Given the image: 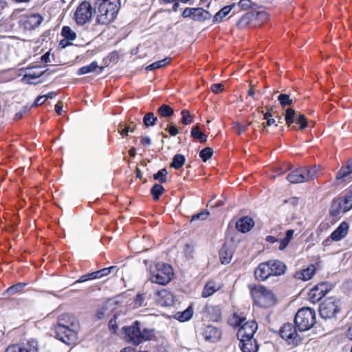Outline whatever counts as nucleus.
I'll return each instance as SVG.
<instances>
[{
  "label": "nucleus",
  "instance_id": "nucleus-1",
  "mask_svg": "<svg viewBox=\"0 0 352 352\" xmlns=\"http://www.w3.org/2000/svg\"><path fill=\"white\" fill-rule=\"evenodd\" d=\"M79 322L77 318L69 314H63L58 318L55 327L56 336L63 342L70 345L77 340Z\"/></svg>",
  "mask_w": 352,
  "mask_h": 352
},
{
  "label": "nucleus",
  "instance_id": "nucleus-2",
  "mask_svg": "<svg viewBox=\"0 0 352 352\" xmlns=\"http://www.w3.org/2000/svg\"><path fill=\"white\" fill-rule=\"evenodd\" d=\"M97 21L107 25L116 17L120 7V0H96Z\"/></svg>",
  "mask_w": 352,
  "mask_h": 352
},
{
  "label": "nucleus",
  "instance_id": "nucleus-3",
  "mask_svg": "<svg viewBox=\"0 0 352 352\" xmlns=\"http://www.w3.org/2000/svg\"><path fill=\"white\" fill-rule=\"evenodd\" d=\"M286 265L278 260H270L260 263L254 270L256 280L264 281L271 276H278L285 274Z\"/></svg>",
  "mask_w": 352,
  "mask_h": 352
},
{
  "label": "nucleus",
  "instance_id": "nucleus-4",
  "mask_svg": "<svg viewBox=\"0 0 352 352\" xmlns=\"http://www.w3.org/2000/svg\"><path fill=\"white\" fill-rule=\"evenodd\" d=\"M125 334L129 342L135 345L151 340L154 336L153 330L149 329H141L139 322L135 321L132 325L124 327Z\"/></svg>",
  "mask_w": 352,
  "mask_h": 352
},
{
  "label": "nucleus",
  "instance_id": "nucleus-5",
  "mask_svg": "<svg viewBox=\"0 0 352 352\" xmlns=\"http://www.w3.org/2000/svg\"><path fill=\"white\" fill-rule=\"evenodd\" d=\"M173 276V270L170 265L159 263L151 269L150 280L159 285L168 283Z\"/></svg>",
  "mask_w": 352,
  "mask_h": 352
},
{
  "label": "nucleus",
  "instance_id": "nucleus-6",
  "mask_svg": "<svg viewBox=\"0 0 352 352\" xmlns=\"http://www.w3.org/2000/svg\"><path fill=\"white\" fill-rule=\"evenodd\" d=\"M294 322L300 331L310 329L316 322L315 311L309 307L300 309L296 314Z\"/></svg>",
  "mask_w": 352,
  "mask_h": 352
},
{
  "label": "nucleus",
  "instance_id": "nucleus-7",
  "mask_svg": "<svg viewBox=\"0 0 352 352\" xmlns=\"http://www.w3.org/2000/svg\"><path fill=\"white\" fill-rule=\"evenodd\" d=\"M234 326L240 327L237 337L241 340L254 339L253 336L257 330L258 325L254 320L245 322V318L234 314Z\"/></svg>",
  "mask_w": 352,
  "mask_h": 352
},
{
  "label": "nucleus",
  "instance_id": "nucleus-8",
  "mask_svg": "<svg viewBox=\"0 0 352 352\" xmlns=\"http://www.w3.org/2000/svg\"><path fill=\"white\" fill-rule=\"evenodd\" d=\"M251 294L255 302L261 307H268L276 302L274 293L263 286H254L251 289Z\"/></svg>",
  "mask_w": 352,
  "mask_h": 352
},
{
  "label": "nucleus",
  "instance_id": "nucleus-9",
  "mask_svg": "<svg viewBox=\"0 0 352 352\" xmlns=\"http://www.w3.org/2000/svg\"><path fill=\"white\" fill-rule=\"evenodd\" d=\"M352 208V192H346L342 197H340L333 201L329 213L333 217H337L344 214Z\"/></svg>",
  "mask_w": 352,
  "mask_h": 352
},
{
  "label": "nucleus",
  "instance_id": "nucleus-10",
  "mask_svg": "<svg viewBox=\"0 0 352 352\" xmlns=\"http://www.w3.org/2000/svg\"><path fill=\"white\" fill-rule=\"evenodd\" d=\"M340 311V300L335 297L325 299L320 306V314L324 319L332 318Z\"/></svg>",
  "mask_w": 352,
  "mask_h": 352
},
{
  "label": "nucleus",
  "instance_id": "nucleus-11",
  "mask_svg": "<svg viewBox=\"0 0 352 352\" xmlns=\"http://www.w3.org/2000/svg\"><path fill=\"white\" fill-rule=\"evenodd\" d=\"M279 334L288 344L297 346L302 341V338L298 334L295 327L291 323L284 324L279 330Z\"/></svg>",
  "mask_w": 352,
  "mask_h": 352
},
{
  "label": "nucleus",
  "instance_id": "nucleus-12",
  "mask_svg": "<svg viewBox=\"0 0 352 352\" xmlns=\"http://www.w3.org/2000/svg\"><path fill=\"white\" fill-rule=\"evenodd\" d=\"M93 10L91 4L87 1L82 2L74 13V19L77 24L84 25L91 21Z\"/></svg>",
  "mask_w": 352,
  "mask_h": 352
},
{
  "label": "nucleus",
  "instance_id": "nucleus-13",
  "mask_svg": "<svg viewBox=\"0 0 352 352\" xmlns=\"http://www.w3.org/2000/svg\"><path fill=\"white\" fill-rule=\"evenodd\" d=\"M5 352H38V343L31 340L26 343L12 344L8 346Z\"/></svg>",
  "mask_w": 352,
  "mask_h": 352
},
{
  "label": "nucleus",
  "instance_id": "nucleus-14",
  "mask_svg": "<svg viewBox=\"0 0 352 352\" xmlns=\"http://www.w3.org/2000/svg\"><path fill=\"white\" fill-rule=\"evenodd\" d=\"M328 290V285L326 283L318 284L310 289L308 294L309 298L314 303L318 302L325 296Z\"/></svg>",
  "mask_w": 352,
  "mask_h": 352
},
{
  "label": "nucleus",
  "instance_id": "nucleus-15",
  "mask_svg": "<svg viewBox=\"0 0 352 352\" xmlns=\"http://www.w3.org/2000/svg\"><path fill=\"white\" fill-rule=\"evenodd\" d=\"M155 300L160 306L168 307L173 305L175 298L170 291L162 289L157 292Z\"/></svg>",
  "mask_w": 352,
  "mask_h": 352
},
{
  "label": "nucleus",
  "instance_id": "nucleus-16",
  "mask_svg": "<svg viewBox=\"0 0 352 352\" xmlns=\"http://www.w3.org/2000/svg\"><path fill=\"white\" fill-rule=\"evenodd\" d=\"M305 169L302 167L293 170L287 176V180L291 184L307 182Z\"/></svg>",
  "mask_w": 352,
  "mask_h": 352
},
{
  "label": "nucleus",
  "instance_id": "nucleus-17",
  "mask_svg": "<svg viewBox=\"0 0 352 352\" xmlns=\"http://www.w3.org/2000/svg\"><path fill=\"white\" fill-rule=\"evenodd\" d=\"M202 335L206 340L214 342L221 337V332L217 328L208 325L204 329Z\"/></svg>",
  "mask_w": 352,
  "mask_h": 352
},
{
  "label": "nucleus",
  "instance_id": "nucleus-18",
  "mask_svg": "<svg viewBox=\"0 0 352 352\" xmlns=\"http://www.w3.org/2000/svg\"><path fill=\"white\" fill-rule=\"evenodd\" d=\"M348 223L343 221L340 226L331 233L330 238L332 241H338L343 239L347 234L349 230Z\"/></svg>",
  "mask_w": 352,
  "mask_h": 352
},
{
  "label": "nucleus",
  "instance_id": "nucleus-19",
  "mask_svg": "<svg viewBox=\"0 0 352 352\" xmlns=\"http://www.w3.org/2000/svg\"><path fill=\"white\" fill-rule=\"evenodd\" d=\"M254 223L252 218L249 217H244L241 218L236 224V229L243 232L245 233L249 232L254 226Z\"/></svg>",
  "mask_w": 352,
  "mask_h": 352
},
{
  "label": "nucleus",
  "instance_id": "nucleus-20",
  "mask_svg": "<svg viewBox=\"0 0 352 352\" xmlns=\"http://www.w3.org/2000/svg\"><path fill=\"white\" fill-rule=\"evenodd\" d=\"M240 348L243 352H257L258 345L255 339L241 340Z\"/></svg>",
  "mask_w": 352,
  "mask_h": 352
},
{
  "label": "nucleus",
  "instance_id": "nucleus-21",
  "mask_svg": "<svg viewBox=\"0 0 352 352\" xmlns=\"http://www.w3.org/2000/svg\"><path fill=\"white\" fill-rule=\"evenodd\" d=\"M235 7L234 4L226 6L218 11L213 16V23H219L222 22L225 18L228 15L233 8Z\"/></svg>",
  "mask_w": 352,
  "mask_h": 352
},
{
  "label": "nucleus",
  "instance_id": "nucleus-22",
  "mask_svg": "<svg viewBox=\"0 0 352 352\" xmlns=\"http://www.w3.org/2000/svg\"><path fill=\"white\" fill-rule=\"evenodd\" d=\"M316 271L314 265H310L307 268L296 273L295 277L302 280H309L312 278Z\"/></svg>",
  "mask_w": 352,
  "mask_h": 352
},
{
  "label": "nucleus",
  "instance_id": "nucleus-23",
  "mask_svg": "<svg viewBox=\"0 0 352 352\" xmlns=\"http://www.w3.org/2000/svg\"><path fill=\"white\" fill-rule=\"evenodd\" d=\"M192 13V19L197 21H204L212 16V14L201 8H193Z\"/></svg>",
  "mask_w": 352,
  "mask_h": 352
},
{
  "label": "nucleus",
  "instance_id": "nucleus-24",
  "mask_svg": "<svg viewBox=\"0 0 352 352\" xmlns=\"http://www.w3.org/2000/svg\"><path fill=\"white\" fill-rule=\"evenodd\" d=\"M232 250L227 245H223L219 250V258L223 264H228L231 261Z\"/></svg>",
  "mask_w": 352,
  "mask_h": 352
},
{
  "label": "nucleus",
  "instance_id": "nucleus-25",
  "mask_svg": "<svg viewBox=\"0 0 352 352\" xmlns=\"http://www.w3.org/2000/svg\"><path fill=\"white\" fill-rule=\"evenodd\" d=\"M342 178L352 179V160L348 162L346 166L342 167L337 173L336 179Z\"/></svg>",
  "mask_w": 352,
  "mask_h": 352
},
{
  "label": "nucleus",
  "instance_id": "nucleus-26",
  "mask_svg": "<svg viewBox=\"0 0 352 352\" xmlns=\"http://www.w3.org/2000/svg\"><path fill=\"white\" fill-rule=\"evenodd\" d=\"M219 289V287L214 281H209L206 284L202 291L201 296L204 298H207L213 294Z\"/></svg>",
  "mask_w": 352,
  "mask_h": 352
},
{
  "label": "nucleus",
  "instance_id": "nucleus-27",
  "mask_svg": "<svg viewBox=\"0 0 352 352\" xmlns=\"http://www.w3.org/2000/svg\"><path fill=\"white\" fill-rule=\"evenodd\" d=\"M46 72L47 70L37 72L32 69H29L24 75L23 80L27 83L33 84L34 82L32 81V80L37 79L43 74H44Z\"/></svg>",
  "mask_w": 352,
  "mask_h": 352
},
{
  "label": "nucleus",
  "instance_id": "nucleus-28",
  "mask_svg": "<svg viewBox=\"0 0 352 352\" xmlns=\"http://www.w3.org/2000/svg\"><path fill=\"white\" fill-rule=\"evenodd\" d=\"M254 18L252 12H247L243 14L236 23V26L240 29L245 28L248 26Z\"/></svg>",
  "mask_w": 352,
  "mask_h": 352
},
{
  "label": "nucleus",
  "instance_id": "nucleus-29",
  "mask_svg": "<svg viewBox=\"0 0 352 352\" xmlns=\"http://www.w3.org/2000/svg\"><path fill=\"white\" fill-rule=\"evenodd\" d=\"M298 113L292 108L285 110V120L288 126H290L295 122Z\"/></svg>",
  "mask_w": 352,
  "mask_h": 352
},
{
  "label": "nucleus",
  "instance_id": "nucleus-30",
  "mask_svg": "<svg viewBox=\"0 0 352 352\" xmlns=\"http://www.w3.org/2000/svg\"><path fill=\"white\" fill-rule=\"evenodd\" d=\"M42 21L43 18L39 14H32L28 18L26 25L30 28H35L41 23Z\"/></svg>",
  "mask_w": 352,
  "mask_h": 352
},
{
  "label": "nucleus",
  "instance_id": "nucleus-31",
  "mask_svg": "<svg viewBox=\"0 0 352 352\" xmlns=\"http://www.w3.org/2000/svg\"><path fill=\"white\" fill-rule=\"evenodd\" d=\"M98 68H99L98 63L96 62H92L88 65L80 67L78 70L77 74L79 76L89 74L95 72Z\"/></svg>",
  "mask_w": 352,
  "mask_h": 352
},
{
  "label": "nucleus",
  "instance_id": "nucleus-32",
  "mask_svg": "<svg viewBox=\"0 0 352 352\" xmlns=\"http://www.w3.org/2000/svg\"><path fill=\"white\" fill-rule=\"evenodd\" d=\"M157 112L162 118H168L173 115L174 110L169 105L164 104L159 107Z\"/></svg>",
  "mask_w": 352,
  "mask_h": 352
},
{
  "label": "nucleus",
  "instance_id": "nucleus-33",
  "mask_svg": "<svg viewBox=\"0 0 352 352\" xmlns=\"http://www.w3.org/2000/svg\"><path fill=\"white\" fill-rule=\"evenodd\" d=\"M191 136L199 140L200 142H206L207 140V136L202 133L198 126H193L191 130Z\"/></svg>",
  "mask_w": 352,
  "mask_h": 352
},
{
  "label": "nucleus",
  "instance_id": "nucleus-34",
  "mask_svg": "<svg viewBox=\"0 0 352 352\" xmlns=\"http://www.w3.org/2000/svg\"><path fill=\"white\" fill-rule=\"evenodd\" d=\"M170 58L167 57L162 60L154 62L152 64L148 65L146 67V70L151 71L153 69H160V68L168 65L170 63Z\"/></svg>",
  "mask_w": 352,
  "mask_h": 352
},
{
  "label": "nucleus",
  "instance_id": "nucleus-35",
  "mask_svg": "<svg viewBox=\"0 0 352 352\" xmlns=\"http://www.w3.org/2000/svg\"><path fill=\"white\" fill-rule=\"evenodd\" d=\"M185 161L186 159L184 155L177 154L173 157L171 167L175 169H179L184 164Z\"/></svg>",
  "mask_w": 352,
  "mask_h": 352
},
{
  "label": "nucleus",
  "instance_id": "nucleus-36",
  "mask_svg": "<svg viewBox=\"0 0 352 352\" xmlns=\"http://www.w3.org/2000/svg\"><path fill=\"white\" fill-rule=\"evenodd\" d=\"M305 169V175L307 182L311 181L316 178L318 175L319 168L313 167L311 168H308L307 167H303Z\"/></svg>",
  "mask_w": 352,
  "mask_h": 352
},
{
  "label": "nucleus",
  "instance_id": "nucleus-37",
  "mask_svg": "<svg viewBox=\"0 0 352 352\" xmlns=\"http://www.w3.org/2000/svg\"><path fill=\"white\" fill-rule=\"evenodd\" d=\"M157 120V118L151 112L147 113L143 118V122L147 127L154 126L156 124Z\"/></svg>",
  "mask_w": 352,
  "mask_h": 352
},
{
  "label": "nucleus",
  "instance_id": "nucleus-38",
  "mask_svg": "<svg viewBox=\"0 0 352 352\" xmlns=\"http://www.w3.org/2000/svg\"><path fill=\"white\" fill-rule=\"evenodd\" d=\"M164 192V188L161 184H155L151 188V192L154 200H157Z\"/></svg>",
  "mask_w": 352,
  "mask_h": 352
},
{
  "label": "nucleus",
  "instance_id": "nucleus-39",
  "mask_svg": "<svg viewBox=\"0 0 352 352\" xmlns=\"http://www.w3.org/2000/svg\"><path fill=\"white\" fill-rule=\"evenodd\" d=\"M61 33L65 39L69 41L74 40L76 36V33L69 26H64Z\"/></svg>",
  "mask_w": 352,
  "mask_h": 352
},
{
  "label": "nucleus",
  "instance_id": "nucleus-40",
  "mask_svg": "<svg viewBox=\"0 0 352 352\" xmlns=\"http://www.w3.org/2000/svg\"><path fill=\"white\" fill-rule=\"evenodd\" d=\"M177 319L181 322H185L191 318L192 316V309L190 307H188L183 312H179L177 314Z\"/></svg>",
  "mask_w": 352,
  "mask_h": 352
},
{
  "label": "nucleus",
  "instance_id": "nucleus-41",
  "mask_svg": "<svg viewBox=\"0 0 352 352\" xmlns=\"http://www.w3.org/2000/svg\"><path fill=\"white\" fill-rule=\"evenodd\" d=\"M278 100L280 102V104L282 107H285L287 105H290L292 104L293 100L290 98L289 95L286 94H281L278 96Z\"/></svg>",
  "mask_w": 352,
  "mask_h": 352
},
{
  "label": "nucleus",
  "instance_id": "nucleus-42",
  "mask_svg": "<svg viewBox=\"0 0 352 352\" xmlns=\"http://www.w3.org/2000/svg\"><path fill=\"white\" fill-rule=\"evenodd\" d=\"M207 310L209 314H210L211 312L213 313V315L211 316V317H210V319L212 320L217 321L220 318L221 310L218 307L212 306V307H208Z\"/></svg>",
  "mask_w": 352,
  "mask_h": 352
},
{
  "label": "nucleus",
  "instance_id": "nucleus-43",
  "mask_svg": "<svg viewBox=\"0 0 352 352\" xmlns=\"http://www.w3.org/2000/svg\"><path fill=\"white\" fill-rule=\"evenodd\" d=\"M213 154V150L210 147H206L199 152V157L204 162H206Z\"/></svg>",
  "mask_w": 352,
  "mask_h": 352
},
{
  "label": "nucleus",
  "instance_id": "nucleus-44",
  "mask_svg": "<svg viewBox=\"0 0 352 352\" xmlns=\"http://www.w3.org/2000/svg\"><path fill=\"white\" fill-rule=\"evenodd\" d=\"M167 170L165 168L160 170L157 173L153 175V178L161 183H164L166 181Z\"/></svg>",
  "mask_w": 352,
  "mask_h": 352
},
{
  "label": "nucleus",
  "instance_id": "nucleus-45",
  "mask_svg": "<svg viewBox=\"0 0 352 352\" xmlns=\"http://www.w3.org/2000/svg\"><path fill=\"white\" fill-rule=\"evenodd\" d=\"M25 286V283H17L14 285H12L7 290L6 292L10 295H13L19 292H21L24 287Z\"/></svg>",
  "mask_w": 352,
  "mask_h": 352
},
{
  "label": "nucleus",
  "instance_id": "nucleus-46",
  "mask_svg": "<svg viewBox=\"0 0 352 352\" xmlns=\"http://www.w3.org/2000/svg\"><path fill=\"white\" fill-rule=\"evenodd\" d=\"M181 114L182 116L181 120L182 124L187 125L192 122V116L188 110H182Z\"/></svg>",
  "mask_w": 352,
  "mask_h": 352
},
{
  "label": "nucleus",
  "instance_id": "nucleus-47",
  "mask_svg": "<svg viewBox=\"0 0 352 352\" xmlns=\"http://www.w3.org/2000/svg\"><path fill=\"white\" fill-rule=\"evenodd\" d=\"M296 123L300 124L299 129L303 130L307 126V122L304 115L298 113L295 120Z\"/></svg>",
  "mask_w": 352,
  "mask_h": 352
},
{
  "label": "nucleus",
  "instance_id": "nucleus-48",
  "mask_svg": "<svg viewBox=\"0 0 352 352\" xmlns=\"http://www.w3.org/2000/svg\"><path fill=\"white\" fill-rule=\"evenodd\" d=\"M208 215H209V212L207 210H204L201 211L200 212L192 215L191 221H195L197 220H205L208 217Z\"/></svg>",
  "mask_w": 352,
  "mask_h": 352
},
{
  "label": "nucleus",
  "instance_id": "nucleus-49",
  "mask_svg": "<svg viewBox=\"0 0 352 352\" xmlns=\"http://www.w3.org/2000/svg\"><path fill=\"white\" fill-rule=\"evenodd\" d=\"M145 305L144 298L143 297L142 294H138L134 300V307L138 308Z\"/></svg>",
  "mask_w": 352,
  "mask_h": 352
},
{
  "label": "nucleus",
  "instance_id": "nucleus-50",
  "mask_svg": "<svg viewBox=\"0 0 352 352\" xmlns=\"http://www.w3.org/2000/svg\"><path fill=\"white\" fill-rule=\"evenodd\" d=\"M233 129L236 131L239 134H241L243 132H245L247 129L248 126H243L239 122H235L233 126Z\"/></svg>",
  "mask_w": 352,
  "mask_h": 352
},
{
  "label": "nucleus",
  "instance_id": "nucleus-51",
  "mask_svg": "<svg viewBox=\"0 0 352 352\" xmlns=\"http://www.w3.org/2000/svg\"><path fill=\"white\" fill-rule=\"evenodd\" d=\"M184 252L187 257L192 258V253L194 252V248L190 244H186Z\"/></svg>",
  "mask_w": 352,
  "mask_h": 352
},
{
  "label": "nucleus",
  "instance_id": "nucleus-52",
  "mask_svg": "<svg viewBox=\"0 0 352 352\" xmlns=\"http://www.w3.org/2000/svg\"><path fill=\"white\" fill-rule=\"evenodd\" d=\"M252 6V1L250 0H240L238 3V6L242 9H248Z\"/></svg>",
  "mask_w": 352,
  "mask_h": 352
},
{
  "label": "nucleus",
  "instance_id": "nucleus-53",
  "mask_svg": "<svg viewBox=\"0 0 352 352\" xmlns=\"http://www.w3.org/2000/svg\"><path fill=\"white\" fill-rule=\"evenodd\" d=\"M211 90L214 94H218L223 90V85L221 83L213 84L211 86Z\"/></svg>",
  "mask_w": 352,
  "mask_h": 352
},
{
  "label": "nucleus",
  "instance_id": "nucleus-54",
  "mask_svg": "<svg viewBox=\"0 0 352 352\" xmlns=\"http://www.w3.org/2000/svg\"><path fill=\"white\" fill-rule=\"evenodd\" d=\"M30 108L28 107H24L21 111L15 114L14 119L19 120L23 117V115L30 111Z\"/></svg>",
  "mask_w": 352,
  "mask_h": 352
},
{
  "label": "nucleus",
  "instance_id": "nucleus-55",
  "mask_svg": "<svg viewBox=\"0 0 352 352\" xmlns=\"http://www.w3.org/2000/svg\"><path fill=\"white\" fill-rule=\"evenodd\" d=\"M170 135L175 136L179 133L177 128L175 126L170 125L166 129Z\"/></svg>",
  "mask_w": 352,
  "mask_h": 352
},
{
  "label": "nucleus",
  "instance_id": "nucleus-56",
  "mask_svg": "<svg viewBox=\"0 0 352 352\" xmlns=\"http://www.w3.org/2000/svg\"><path fill=\"white\" fill-rule=\"evenodd\" d=\"M289 242L290 241L285 237L281 239L280 241L278 249L280 250H283L288 245Z\"/></svg>",
  "mask_w": 352,
  "mask_h": 352
},
{
  "label": "nucleus",
  "instance_id": "nucleus-57",
  "mask_svg": "<svg viewBox=\"0 0 352 352\" xmlns=\"http://www.w3.org/2000/svg\"><path fill=\"white\" fill-rule=\"evenodd\" d=\"M116 268V266H111L109 267H106L100 270L102 277L109 274L113 270Z\"/></svg>",
  "mask_w": 352,
  "mask_h": 352
},
{
  "label": "nucleus",
  "instance_id": "nucleus-58",
  "mask_svg": "<svg viewBox=\"0 0 352 352\" xmlns=\"http://www.w3.org/2000/svg\"><path fill=\"white\" fill-rule=\"evenodd\" d=\"M119 127L121 129V130L120 131V133L122 136L125 137L128 135V133L129 132V126H124V128H122V124H120L119 125Z\"/></svg>",
  "mask_w": 352,
  "mask_h": 352
},
{
  "label": "nucleus",
  "instance_id": "nucleus-59",
  "mask_svg": "<svg viewBox=\"0 0 352 352\" xmlns=\"http://www.w3.org/2000/svg\"><path fill=\"white\" fill-rule=\"evenodd\" d=\"M193 8H186L183 12L182 16L184 17H191L192 19L193 16Z\"/></svg>",
  "mask_w": 352,
  "mask_h": 352
},
{
  "label": "nucleus",
  "instance_id": "nucleus-60",
  "mask_svg": "<svg viewBox=\"0 0 352 352\" xmlns=\"http://www.w3.org/2000/svg\"><path fill=\"white\" fill-rule=\"evenodd\" d=\"M45 101H46V99H45V98H44L43 96H39L35 100V102H34L33 106L41 105V104H43Z\"/></svg>",
  "mask_w": 352,
  "mask_h": 352
},
{
  "label": "nucleus",
  "instance_id": "nucleus-61",
  "mask_svg": "<svg viewBox=\"0 0 352 352\" xmlns=\"http://www.w3.org/2000/svg\"><path fill=\"white\" fill-rule=\"evenodd\" d=\"M63 107V103L62 102H58V103L55 105V111L58 115L62 113Z\"/></svg>",
  "mask_w": 352,
  "mask_h": 352
},
{
  "label": "nucleus",
  "instance_id": "nucleus-62",
  "mask_svg": "<svg viewBox=\"0 0 352 352\" xmlns=\"http://www.w3.org/2000/svg\"><path fill=\"white\" fill-rule=\"evenodd\" d=\"M50 52H46L45 54H44L42 56H41V60L43 62H45V63H49L50 62Z\"/></svg>",
  "mask_w": 352,
  "mask_h": 352
},
{
  "label": "nucleus",
  "instance_id": "nucleus-63",
  "mask_svg": "<svg viewBox=\"0 0 352 352\" xmlns=\"http://www.w3.org/2000/svg\"><path fill=\"white\" fill-rule=\"evenodd\" d=\"M109 327L111 329H112L114 333L116 331L118 327L116 324V319H111L109 321Z\"/></svg>",
  "mask_w": 352,
  "mask_h": 352
},
{
  "label": "nucleus",
  "instance_id": "nucleus-64",
  "mask_svg": "<svg viewBox=\"0 0 352 352\" xmlns=\"http://www.w3.org/2000/svg\"><path fill=\"white\" fill-rule=\"evenodd\" d=\"M56 95H57L56 92L51 91V92H49L48 94H47L45 95H43V96H44V98H45V99L47 100V99H52Z\"/></svg>",
  "mask_w": 352,
  "mask_h": 352
}]
</instances>
